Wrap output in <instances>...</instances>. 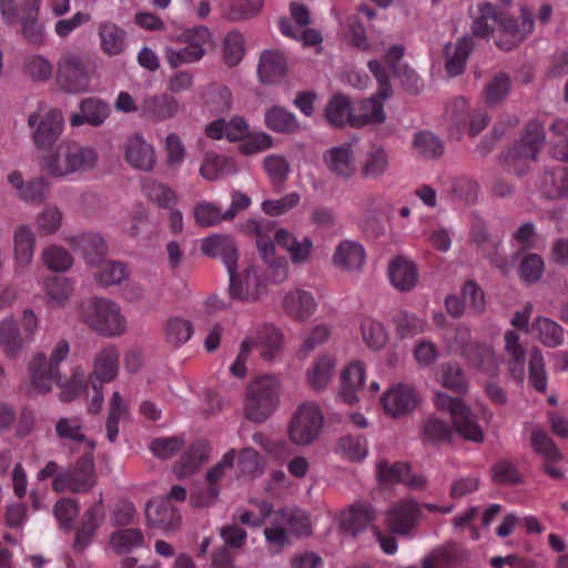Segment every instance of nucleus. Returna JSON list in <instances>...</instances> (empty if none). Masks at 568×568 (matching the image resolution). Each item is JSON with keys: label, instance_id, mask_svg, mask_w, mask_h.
<instances>
[{"label": "nucleus", "instance_id": "17", "mask_svg": "<svg viewBox=\"0 0 568 568\" xmlns=\"http://www.w3.org/2000/svg\"><path fill=\"white\" fill-rule=\"evenodd\" d=\"M381 403L385 413L392 417L408 415L417 405L416 393L407 384L398 383L390 386L383 395Z\"/></svg>", "mask_w": 568, "mask_h": 568}, {"label": "nucleus", "instance_id": "46", "mask_svg": "<svg viewBox=\"0 0 568 568\" xmlns=\"http://www.w3.org/2000/svg\"><path fill=\"white\" fill-rule=\"evenodd\" d=\"M264 123L268 130L283 134L294 133L300 128L295 114L277 105L266 110Z\"/></svg>", "mask_w": 568, "mask_h": 568}, {"label": "nucleus", "instance_id": "22", "mask_svg": "<svg viewBox=\"0 0 568 568\" xmlns=\"http://www.w3.org/2000/svg\"><path fill=\"white\" fill-rule=\"evenodd\" d=\"M539 190L548 200L568 199V165L545 169L539 180Z\"/></svg>", "mask_w": 568, "mask_h": 568}, {"label": "nucleus", "instance_id": "19", "mask_svg": "<svg viewBox=\"0 0 568 568\" xmlns=\"http://www.w3.org/2000/svg\"><path fill=\"white\" fill-rule=\"evenodd\" d=\"M145 517L148 525L165 531L174 530L181 523V517L170 499H152L146 504Z\"/></svg>", "mask_w": 568, "mask_h": 568}, {"label": "nucleus", "instance_id": "8", "mask_svg": "<svg viewBox=\"0 0 568 568\" xmlns=\"http://www.w3.org/2000/svg\"><path fill=\"white\" fill-rule=\"evenodd\" d=\"M97 483L94 460L91 453L84 454L74 465L61 471L52 481L55 493L71 491L83 494L91 490Z\"/></svg>", "mask_w": 568, "mask_h": 568}, {"label": "nucleus", "instance_id": "6", "mask_svg": "<svg viewBox=\"0 0 568 568\" xmlns=\"http://www.w3.org/2000/svg\"><path fill=\"white\" fill-rule=\"evenodd\" d=\"M97 161V153L90 146L75 142L59 145L55 154L45 160V170L53 176H64L75 171L89 170Z\"/></svg>", "mask_w": 568, "mask_h": 568}, {"label": "nucleus", "instance_id": "53", "mask_svg": "<svg viewBox=\"0 0 568 568\" xmlns=\"http://www.w3.org/2000/svg\"><path fill=\"white\" fill-rule=\"evenodd\" d=\"M326 119L334 126H343L355 118V111L352 109L351 101L346 95L335 94L326 105Z\"/></svg>", "mask_w": 568, "mask_h": 568}, {"label": "nucleus", "instance_id": "3", "mask_svg": "<svg viewBox=\"0 0 568 568\" xmlns=\"http://www.w3.org/2000/svg\"><path fill=\"white\" fill-rule=\"evenodd\" d=\"M175 41L183 47H166L164 49L165 60L172 69L200 62L212 44V33L209 28L197 26L185 29L176 37Z\"/></svg>", "mask_w": 568, "mask_h": 568}, {"label": "nucleus", "instance_id": "15", "mask_svg": "<svg viewBox=\"0 0 568 568\" xmlns=\"http://www.w3.org/2000/svg\"><path fill=\"white\" fill-rule=\"evenodd\" d=\"M235 460V449L225 453L222 459L206 473L207 486L191 496L192 503L197 507L211 505L219 496V483L224 477L225 469L231 468Z\"/></svg>", "mask_w": 568, "mask_h": 568}, {"label": "nucleus", "instance_id": "45", "mask_svg": "<svg viewBox=\"0 0 568 568\" xmlns=\"http://www.w3.org/2000/svg\"><path fill=\"white\" fill-rule=\"evenodd\" d=\"M102 51L108 55H118L126 48V33L112 22H103L99 27Z\"/></svg>", "mask_w": 568, "mask_h": 568}, {"label": "nucleus", "instance_id": "30", "mask_svg": "<svg viewBox=\"0 0 568 568\" xmlns=\"http://www.w3.org/2000/svg\"><path fill=\"white\" fill-rule=\"evenodd\" d=\"M104 517L102 501L93 504L83 515L80 527L77 529L73 547L77 551H83L91 542L95 531L101 526Z\"/></svg>", "mask_w": 568, "mask_h": 568}, {"label": "nucleus", "instance_id": "7", "mask_svg": "<svg viewBox=\"0 0 568 568\" xmlns=\"http://www.w3.org/2000/svg\"><path fill=\"white\" fill-rule=\"evenodd\" d=\"M69 351V343L61 339L52 349L49 359L42 353L33 356L30 363V377L37 393L44 394L51 389L53 384L61 385L59 364L67 358Z\"/></svg>", "mask_w": 568, "mask_h": 568}, {"label": "nucleus", "instance_id": "58", "mask_svg": "<svg viewBox=\"0 0 568 568\" xmlns=\"http://www.w3.org/2000/svg\"><path fill=\"white\" fill-rule=\"evenodd\" d=\"M129 415V407L123 402L119 392H114L109 403V414L105 423L106 438L109 442H115L119 434V423Z\"/></svg>", "mask_w": 568, "mask_h": 568}, {"label": "nucleus", "instance_id": "4", "mask_svg": "<svg viewBox=\"0 0 568 568\" xmlns=\"http://www.w3.org/2000/svg\"><path fill=\"white\" fill-rule=\"evenodd\" d=\"M83 321L97 333L106 337L121 336L126 322L120 306L103 297H95L82 305Z\"/></svg>", "mask_w": 568, "mask_h": 568}, {"label": "nucleus", "instance_id": "31", "mask_svg": "<svg viewBox=\"0 0 568 568\" xmlns=\"http://www.w3.org/2000/svg\"><path fill=\"white\" fill-rule=\"evenodd\" d=\"M210 446L204 440H195L174 465L173 471L182 479L194 474L209 458Z\"/></svg>", "mask_w": 568, "mask_h": 568}, {"label": "nucleus", "instance_id": "43", "mask_svg": "<svg viewBox=\"0 0 568 568\" xmlns=\"http://www.w3.org/2000/svg\"><path fill=\"white\" fill-rule=\"evenodd\" d=\"M26 335L20 333L17 322L13 318H6L0 325V344L6 355L16 358L26 344Z\"/></svg>", "mask_w": 568, "mask_h": 568}, {"label": "nucleus", "instance_id": "52", "mask_svg": "<svg viewBox=\"0 0 568 568\" xmlns=\"http://www.w3.org/2000/svg\"><path fill=\"white\" fill-rule=\"evenodd\" d=\"M372 97L363 100L358 106V113L355 112V118H352L353 128H362L371 123H382L385 120L384 105L381 97Z\"/></svg>", "mask_w": 568, "mask_h": 568}, {"label": "nucleus", "instance_id": "13", "mask_svg": "<svg viewBox=\"0 0 568 568\" xmlns=\"http://www.w3.org/2000/svg\"><path fill=\"white\" fill-rule=\"evenodd\" d=\"M38 122L39 124L33 133L34 144L39 149H50L62 132V112L58 109H52L40 121L39 114L32 113L29 115L28 123L31 128L36 126Z\"/></svg>", "mask_w": 568, "mask_h": 568}, {"label": "nucleus", "instance_id": "5", "mask_svg": "<svg viewBox=\"0 0 568 568\" xmlns=\"http://www.w3.org/2000/svg\"><path fill=\"white\" fill-rule=\"evenodd\" d=\"M280 383L276 377H256L246 389L245 416L254 423L266 420L278 404Z\"/></svg>", "mask_w": 568, "mask_h": 568}, {"label": "nucleus", "instance_id": "48", "mask_svg": "<svg viewBox=\"0 0 568 568\" xmlns=\"http://www.w3.org/2000/svg\"><path fill=\"white\" fill-rule=\"evenodd\" d=\"M365 260V252L361 244L353 241H343L335 250L334 264L344 270H357Z\"/></svg>", "mask_w": 568, "mask_h": 568}, {"label": "nucleus", "instance_id": "1", "mask_svg": "<svg viewBox=\"0 0 568 568\" xmlns=\"http://www.w3.org/2000/svg\"><path fill=\"white\" fill-rule=\"evenodd\" d=\"M201 251L210 257H220L225 265L230 284L229 292L231 300L241 302H255L262 291V282L256 267H250L237 274L239 253L235 242L226 235H212L202 240Z\"/></svg>", "mask_w": 568, "mask_h": 568}, {"label": "nucleus", "instance_id": "44", "mask_svg": "<svg viewBox=\"0 0 568 568\" xmlns=\"http://www.w3.org/2000/svg\"><path fill=\"white\" fill-rule=\"evenodd\" d=\"M274 518L295 536H307L312 531L310 516L302 509L282 508L274 514Z\"/></svg>", "mask_w": 568, "mask_h": 568}, {"label": "nucleus", "instance_id": "40", "mask_svg": "<svg viewBox=\"0 0 568 568\" xmlns=\"http://www.w3.org/2000/svg\"><path fill=\"white\" fill-rule=\"evenodd\" d=\"M531 332L537 341L547 347H558L564 344V328L555 321L538 316L531 324Z\"/></svg>", "mask_w": 568, "mask_h": 568}, {"label": "nucleus", "instance_id": "29", "mask_svg": "<svg viewBox=\"0 0 568 568\" xmlns=\"http://www.w3.org/2000/svg\"><path fill=\"white\" fill-rule=\"evenodd\" d=\"M365 379V368L361 362H353L341 373V389L338 397L346 404L353 405L358 400V392Z\"/></svg>", "mask_w": 568, "mask_h": 568}, {"label": "nucleus", "instance_id": "47", "mask_svg": "<svg viewBox=\"0 0 568 568\" xmlns=\"http://www.w3.org/2000/svg\"><path fill=\"white\" fill-rule=\"evenodd\" d=\"M462 356L469 366L478 368L486 374L494 375L497 371V361L494 352L491 347L485 344L475 343L470 345Z\"/></svg>", "mask_w": 568, "mask_h": 568}, {"label": "nucleus", "instance_id": "39", "mask_svg": "<svg viewBox=\"0 0 568 568\" xmlns=\"http://www.w3.org/2000/svg\"><path fill=\"white\" fill-rule=\"evenodd\" d=\"M119 372V351L115 346L104 347L95 356L93 365L94 381L100 383L112 382Z\"/></svg>", "mask_w": 568, "mask_h": 568}, {"label": "nucleus", "instance_id": "18", "mask_svg": "<svg viewBox=\"0 0 568 568\" xmlns=\"http://www.w3.org/2000/svg\"><path fill=\"white\" fill-rule=\"evenodd\" d=\"M420 516L419 505L413 499L400 500L386 514L388 528L398 535H407L415 528Z\"/></svg>", "mask_w": 568, "mask_h": 568}, {"label": "nucleus", "instance_id": "54", "mask_svg": "<svg viewBox=\"0 0 568 568\" xmlns=\"http://www.w3.org/2000/svg\"><path fill=\"white\" fill-rule=\"evenodd\" d=\"M144 536L141 530L125 528L112 532L110 545L118 555L129 554L143 546Z\"/></svg>", "mask_w": 568, "mask_h": 568}, {"label": "nucleus", "instance_id": "64", "mask_svg": "<svg viewBox=\"0 0 568 568\" xmlns=\"http://www.w3.org/2000/svg\"><path fill=\"white\" fill-rule=\"evenodd\" d=\"M337 448L344 458L351 462H358L367 455V442L362 435H347L339 439Z\"/></svg>", "mask_w": 568, "mask_h": 568}, {"label": "nucleus", "instance_id": "36", "mask_svg": "<svg viewBox=\"0 0 568 568\" xmlns=\"http://www.w3.org/2000/svg\"><path fill=\"white\" fill-rule=\"evenodd\" d=\"M375 517L376 511L372 505L358 503L342 514L341 526L345 531L356 535L373 523Z\"/></svg>", "mask_w": 568, "mask_h": 568}, {"label": "nucleus", "instance_id": "42", "mask_svg": "<svg viewBox=\"0 0 568 568\" xmlns=\"http://www.w3.org/2000/svg\"><path fill=\"white\" fill-rule=\"evenodd\" d=\"M324 160L334 174L343 178L351 176L355 170L353 151L349 144L332 148L325 153Z\"/></svg>", "mask_w": 568, "mask_h": 568}, {"label": "nucleus", "instance_id": "62", "mask_svg": "<svg viewBox=\"0 0 568 568\" xmlns=\"http://www.w3.org/2000/svg\"><path fill=\"white\" fill-rule=\"evenodd\" d=\"M470 115L471 114L468 112V103L463 97L453 99L446 105V121L456 129L458 134L466 130Z\"/></svg>", "mask_w": 568, "mask_h": 568}, {"label": "nucleus", "instance_id": "63", "mask_svg": "<svg viewBox=\"0 0 568 568\" xmlns=\"http://www.w3.org/2000/svg\"><path fill=\"white\" fill-rule=\"evenodd\" d=\"M544 271L545 262L536 253H527L518 266L519 277L526 284L537 283L541 278Z\"/></svg>", "mask_w": 568, "mask_h": 568}, {"label": "nucleus", "instance_id": "2", "mask_svg": "<svg viewBox=\"0 0 568 568\" xmlns=\"http://www.w3.org/2000/svg\"><path fill=\"white\" fill-rule=\"evenodd\" d=\"M546 140L545 128L538 120L529 121L519 140L507 151L504 160L506 170L518 176L526 174Z\"/></svg>", "mask_w": 568, "mask_h": 568}, {"label": "nucleus", "instance_id": "37", "mask_svg": "<svg viewBox=\"0 0 568 568\" xmlns=\"http://www.w3.org/2000/svg\"><path fill=\"white\" fill-rule=\"evenodd\" d=\"M503 12H500L491 3H480L476 12L473 14V34L478 38L489 37L501 20Z\"/></svg>", "mask_w": 568, "mask_h": 568}, {"label": "nucleus", "instance_id": "28", "mask_svg": "<svg viewBox=\"0 0 568 568\" xmlns=\"http://www.w3.org/2000/svg\"><path fill=\"white\" fill-rule=\"evenodd\" d=\"M36 236L28 225H20L13 232L14 268L23 272L33 258Z\"/></svg>", "mask_w": 568, "mask_h": 568}, {"label": "nucleus", "instance_id": "12", "mask_svg": "<svg viewBox=\"0 0 568 568\" xmlns=\"http://www.w3.org/2000/svg\"><path fill=\"white\" fill-rule=\"evenodd\" d=\"M57 81L68 92H83L89 88L90 74L83 59L77 54H65L58 62Z\"/></svg>", "mask_w": 568, "mask_h": 568}, {"label": "nucleus", "instance_id": "33", "mask_svg": "<svg viewBox=\"0 0 568 568\" xmlns=\"http://www.w3.org/2000/svg\"><path fill=\"white\" fill-rule=\"evenodd\" d=\"M474 47L475 42L470 36L462 37L457 40L455 45H446L445 55L447 59L445 69L448 75L457 77L464 72L466 62Z\"/></svg>", "mask_w": 568, "mask_h": 568}, {"label": "nucleus", "instance_id": "21", "mask_svg": "<svg viewBox=\"0 0 568 568\" xmlns=\"http://www.w3.org/2000/svg\"><path fill=\"white\" fill-rule=\"evenodd\" d=\"M41 0H23L20 8L21 33L33 45L44 42V28L39 21Z\"/></svg>", "mask_w": 568, "mask_h": 568}, {"label": "nucleus", "instance_id": "23", "mask_svg": "<svg viewBox=\"0 0 568 568\" xmlns=\"http://www.w3.org/2000/svg\"><path fill=\"white\" fill-rule=\"evenodd\" d=\"M179 110V101L171 94L146 97L139 105L140 115L155 122L173 118Z\"/></svg>", "mask_w": 568, "mask_h": 568}, {"label": "nucleus", "instance_id": "35", "mask_svg": "<svg viewBox=\"0 0 568 568\" xmlns=\"http://www.w3.org/2000/svg\"><path fill=\"white\" fill-rule=\"evenodd\" d=\"M335 367L336 359L334 356L328 354L318 356L306 371L308 386L316 392L325 389L335 374Z\"/></svg>", "mask_w": 568, "mask_h": 568}, {"label": "nucleus", "instance_id": "34", "mask_svg": "<svg viewBox=\"0 0 568 568\" xmlns=\"http://www.w3.org/2000/svg\"><path fill=\"white\" fill-rule=\"evenodd\" d=\"M284 311L298 321H306L316 310V302L312 293L304 290H293L285 294Z\"/></svg>", "mask_w": 568, "mask_h": 568}, {"label": "nucleus", "instance_id": "41", "mask_svg": "<svg viewBox=\"0 0 568 568\" xmlns=\"http://www.w3.org/2000/svg\"><path fill=\"white\" fill-rule=\"evenodd\" d=\"M258 77L263 83H274L286 73L284 55L278 51H265L258 63Z\"/></svg>", "mask_w": 568, "mask_h": 568}, {"label": "nucleus", "instance_id": "9", "mask_svg": "<svg viewBox=\"0 0 568 568\" xmlns=\"http://www.w3.org/2000/svg\"><path fill=\"white\" fill-rule=\"evenodd\" d=\"M434 404L437 409L448 412L450 414L456 432L465 439L475 443L483 442V430L477 424L474 414L462 399L437 392L434 396Z\"/></svg>", "mask_w": 568, "mask_h": 568}, {"label": "nucleus", "instance_id": "20", "mask_svg": "<svg viewBox=\"0 0 568 568\" xmlns=\"http://www.w3.org/2000/svg\"><path fill=\"white\" fill-rule=\"evenodd\" d=\"M272 241L288 253L294 264H302L310 260L313 250V240L310 236L298 240L292 232L285 229L275 230L273 222Z\"/></svg>", "mask_w": 568, "mask_h": 568}, {"label": "nucleus", "instance_id": "56", "mask_svg": "<svg viewBox=\"0 0 568 568\" xmlns=\"http://www.w3.org/2000/svg\"><path fill=\"white\" fill-rule=\"evenodd\" d=\"M235 171V163L232 159L223 155L207 153L200 168L202 178L209 181L219 179L223 174H231Z\"/></svg>", "mask_w": 568, "mask_h": 568}, {"label": "nucleus", "instance_id": "24", "mask_svg": "<svg viewBox=\"0 0 568 568\" xmlns=\"http://www.w3.org/2000/svg\"><path fill=\"white\" fill-rule=\"evenodd\" d=\"M124 154L125 161L136 170L151 171L155 165L154 149L140 134L126 140Z\"/></svg>", "mask_w": 568, "mask_h": 568}, {"label": "nucleus", "instance_id": "60", "mask_svg": "<svg viewBox=\"0 0 568 568\" xmlns=\"http://www.w3.org/2000/svg\"><path fill=\"white\" fill-rule=\"evenodd\" d=\"M256 344L263 358L271 361L282 347L283 335L278 328L265 325L257 333Z\"/></svg>", "mask_w": 568, "mask_h": 568}, {"label": "nucleus", "instance_id": "11", "mask_svg": "<svg viewBox=\"0 0 568 568\" xmlns=\"http://www.w3.org/2000/svg\"><path fill=\"white\" fill-rule=\"evenodd\" d=\"M247 227L255 233L256 245L260 254L268 263V277L274 283H282L286 280L288 267L285 260H271L274 254V243L271 233L273 232V222L270 220L250 221Z\"/></svg>", "mask_w": 568, "mask_h": 568}, {"label": "nucleus", "instance_id": "51", "mask_svg": "<svg viewBox=\"0 0 568 568\" xmlns=\"http://www.w3.org/2000/svg\"><path fill=\"white\" fill-rule=\"evenodd\" d=\"M57 436L62 440L85 443L90 450L95 444L83 433V419L80 416L61 417L55 424Z\"/></svg>", "mask_w": 568, "mask_h": 568}, {"label": "nucleus", "instance_id": "55", "mask_svg": "<svg viewBox=\"0 0 568 568\" xmlns=\"http://www.w3.org/2000/svg\"><path fill=\"white\" fill-rule=\"evenodd\" d=\"M452 436L453 429L446 420L430 416L423 422L422 437L425 443L445 444L450 442Z\"/></svg>", "mask_w": 568, "mask_h": 568}, {"label": "nucleus", "instance_id": "38", "mask_svg": "<svg viewBox=\"0 0 568 568\" xmlns=\"http://www.w3.org/2000/svg\"><path fill=\"white\" fill-rule=\"evenodd\" d=\"M8 180L18 191L19 197L29 203L43 202L49 191V185L42 178L32 179L24 183L19 172H12L9 174Z\"/></svg>", "mask_w": 568, "mask_h": 568}, {"label": "nucleus", "instance_id": "50", "mask_svg": "<svg viewBox=\"0 0 568 568\" xmlns=\"http://www.w3.org/2000/svg\"><path fill=\"white\" fill-rule=\"evenodd\" d=\"M505 348L509 356L508 369L510 375L523 381L525 377V349L519 344V335L514 331L505 334Z\"/></svg>", "mask_w": 568, "mask_h": 568}, {"label": "nucleus", "instance_id": "32", "mask_svg": "<svg viewBox=\"0 0 568 568\" xmlns=\"http://www.w3.org/2000/svg\"><path fill=\"white\" fill-rule=\"evenodd\" d=\"M110 114L109 105L98 98H87L80 103V113L70 118L72 126H80L89 123L92 126L101 125Z\"/></svg>", "mask_w": 568, "mask_h": 568}, {"label": "nucleus", "instance_id": "57", "mask_svg": "<svg viewBox=\"0 0 568 568\" xmlns=\"http://www.w3.org/2000/svg\"><path fill=\"white\" fill-rule=\"evenodd\" d=\"M98 266L93 276L103 287L120 284L129 274L125 264L120 261H102Z\"/></svg>", "mask_w": 568, "mask_h": 568}, {"label": "nucleus", "instance_id": "59", "mask_svg": "<svg viewBox=\"0 0 568 568\" xmlns=\"http://www.w3.org/2000/svg\"><path fill=\"white\" fill-rule=\"evenodd\" d=\"M445 190L455 199L471 203L477 196V183L468 176H449L442 181Z\"/></svg>", "mask_w": 568, "mask_h": 568}, {"label": "nucleus", "instance_id": "26", "mask_svg": "<svg viewBox=\"0 0 568 568\" xmlns=\"http://www.w3.org/2000/svg\"><path fill=\"white\" fill-rule=\"evenodd\" d=\"M377 477L382 483H403L412 488H422L425 485V478L420 475H413L409 466L405 463L389 465L385 460H379Z\"/></svg>", "mask_w": 568, "mask_h": 568}, {"label": "nucleus", "instance_id": "61", "mask_svg": "<svg viewBox=\"0 0 568 568\" xmlns=\"http://www.w3.org/2000/svg\"><path fill=\"white\" fill-rule=\"evenodd\" d=\"M192 334V323L182 317H171L164 326L166 342L175 347L185 344L191 338Z\"/></svg>", "mask_w": 568, "mask_h": 568}, {"label": "nucleus", "instance_id": "14", "mask_svg": "<svg viewBox=\"0 0 568 568\" xmlns=\"http://www.w3.org/2000/svg\"><path fill=\"white\" fill-rule=\"evenodd\" d=\"M404 50L400 45L389 48L384 57V62L371 60L368 69L378 82L377 94L383 99H387L393 94L389 82L390 75L397 74V64L403 57Z\"/></svg>", "mask_w": 568, "mask_h": 568}, {"label": "nucleus", "instance_id": "25", "mask_svg": "<svg viewBox=\"0 0 568 568\" xmlns=\"http://www.w3.org/2000/svg\"><path fill=\"white\" fill-rule=\"evenodd\" d=\"M74 250H79L89 265L97 266L105 257L108 245L104 239L95 233H84L70 239Z\"/></svg>", "mask_w": 568, "mask_h": 568}, {"label": "nucleus", "instance_id": "27", "mask_svg": "<svg viewBox=\"0 0 568 568\" xmlns=\"http://www.w3.org/2000/svg\"><path fill=\"white\" fill-rule=\"evenodd\" d=\"M390 284L399 292L412 291L418 281V271L414 262L403 257H394L388 266Z\"/></svg>", "mask_w": 568, "mask_h": 568}, {"label": "nucleus", "instance_id": "16", "mask_svg": "<svg viewBox=\"0 0 568 568\" xmlns=\"http://www.w3.org/2000/svg\"><path fill=\"white\" fill-rule=\"evenodd\" d=\"M499 36L496 44L500 50L510 51L521 43L534 29V21L527 12H523L520 22L503 13L499 22Z\"/></svg>", "mask_w": 568, "mask_h": 568}, {"label": "nucleus", "instance_id": "49", "mask_svg": "<svg viewBox=\"0 0 568 568\" xmlns=\"http://www.w3.org/2000/svg\"><path fill=\"white\" fill-rule=\"evenodd\" d=\"M142 192L151 202L162 209H171L178 202V195L172 187L152 178L143 180Z\"/></svg>", "mask_w": 568, "mask_h": 568}, {"label": "nucleus", "instance_id": "10", "mask_svg": "<svg viewBox=\"0 0 568 568\" xmlns=\"http://www.w3.org/2000/svg\"><path fill=\"white\" fill-rule=\"evenodd\" d=\"M323 422V413L315 403L301 404L290 423L288 437L291 442L298 446L310 445L320 435Z\"/></svg>", "mask_w": 568, "mask_h": 568}]
</instances>
